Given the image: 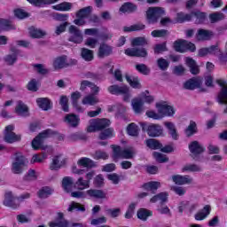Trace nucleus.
<instances>
[{
  "label": "nucleus",
  "instance_id": "obj_1",
  "mask_svg": "<svg viewBox=\"0 0 227 227\" xmlns=\"http://www.w3.org/2000/svg\"><path fill=\"white\" fill-rule=\"evenodd\" d=\"M62 188L66 192H70L72 198L78 200H106L107 193L103 190L89 189L85 192H74V177L66 176L62 179Z\"/></svg>",
  "mask_w": 227,
  "mask_h": 227
},
{
  "label": "nucleus",
  "instance_id": "obj_2",
  "mask_svg": "<svg viewBox=\"0 0 227 227\" xmlns=\"http://www.w3.org/2000/svg\"><path fill=\"white\" fill-rule=\"evenodd\" d=\"M155 107L157 112L153 110H148L145 113L148 118H152L153 120H162V118H166V116L168 118L175 116V108L166 101H160L156 103Z\"/></svg>",
  "mask_w": 227,
  "mask_h": 227
},
{
  "label": "nucleus",
  "instance_id": "obj_3",
  "mask_svg": "<svg viewBox=\"0 0 227 227\" xmlns=\"http://www.w3.org/2000/svg\"><path fill=\"white\" fill-rule=\"evenodd\" d=\"M29 160L22 153H18L14 155V160L12 164V171L14 175H20L24 173V169L27 168Z\"/></svg>",
  "mask_w": 227,
  "mask_h": 227
},
{
  "label": "nucleus",
  "instance_id": "obj_4",
  "mask_svg": "<svg viewBox=\"0 0 227 227\" xmlns=\"http://www.w3.org/2000/svg\"><path fill=\"white\" fill-rule=\"evenodd\" d=\"M166 15V11L162 7H149L145 12V18L148 24H156L160 17Z\"/></svg>",
  "mask_w": 227,
  "mask_h": 227
},
{
  "label": "nucleus",
  "instance_id": "obj_5",
  "mask_svg": "<svg viewBox=\"0 0 227 227\" xmlns=\"http://www.w3.org/2000/svg\"><path fill=\"white\" fill-rule=\"evenodd\" d=\"M113 150V159L115 162H118L120 159H132L136 152L133 148L125 149L121 151V147L118 145H111Z\"/></svg>",
  "mask_w": 227,
  "mask_h": 227
},
{
  "label": "nucleus",
  "instance_id": "obj_6",
  "mask_svg": "<svg viewBox=\"0 0 227 227\" xmlns=\"http://www.w3.org/2000/svg\"><path fill=\"white\" fill-rule=\"evenodd\" d=\"M109 125H111V121L108 119H90L87 126V132H97L107 129Z\"/></svg>",
  "mask_w": 227,
  "mask_h": 227
},
{
  "label": "nucleus",
  "instance_id": "obj_7",
  "mask_svg": "<svg viewBox=\"0 0 227 227\" xmlns=\"http://www.w3.org/2000/svg\"><path fill=\"white\" fill-rule=\"evenodd\" d=\"M140 126L145 132H147L150 137H160V136H164V129L159 124L141 122Z\"/></svg>",
  "mask_w": 227,
  "mask_h": 227
},
{
  "label": "nucleus",
  "instance_id": "obj_8",
  "mask_svg": "<svg viewBox=\"0 0 227 227\" xmlns=\"http://www.w3.org/2000/svg\"><path fill=\"white\" fill-rule=\"evenodd\" d=\"M108 91L112 95H122L124 102H130L132 94L130 93V88L127 85L121 87L118 85H112L108 87Z\"/></svg>",
  "mask_w": 227,
  "mask_h": 227
},
{
  "label": "nucleus",
  "instance_id": "obj_9",
  "mask_svg": "<svg viewBox=\"0 0 227 227\" xmlns=\"http://www.w3.org/2000/svg\"><path fill=\"white\" fill-rule=\"evenodd\" d=\"M77 60L68 59V57L62 55L55 58L52 61V67L55 70H61V68H67L71 65H76Z\"/></svg>",
  "mask_w": 227,
  "mask_h": 227
},
{
  "label": "nucleus",
  "instance_id": "obj_10",
  "mask_svg": "<svg viewBox=\"0 0 227 227\" xmlns=\"http://www.w3.org/2000/svg\"><path fill=\"white\" fill-rule=\"evenodd\" d=\"M52 136H56V132L52 131L51 129H46L43 131L32 140V148H34V150H40V148H42V143H43V139H47V137H52Z\"/></svg>",
  "mask_w": 227,
  "mask_h": 227
},
{
  "label": "nucleus",
  "instance_id": "obj_11",
  "mask_svg": "<svg viewBox=\"0 0 227 227\" xmlns=\"http://www.w3.org/2000/svg\"><path fill=\"white\" fill-rule=\"evenodd\" d=\"M3 205L9 208H12V210H17V208L20 207V204L17 200V197L12 192V191L5 192Z\"/></svg>",
  "mask_w": 227,
  "mask_h": 227
},
{
  "label": "nucleus",
  "instance_id": "obj_12",
  "mask_svg": "<svg viewBox=\"0 0 227 227\" xmlns=\"http://www.w3.org/2000/svg\"><path fill=\"white\" fill-rule=\"evenodd\" d=\"M15 130V126L13 125H8L5 127L4 131V141L5 143H17V141H20L21 137L20 135L15 134L13 132Z\"/></svg>",
  "mask_w": 227,
  "mask_h": 227
},
{
  "label": "nucleus",
  "instance_id": "obj_13",
  "mask_svg": "<svg viewBox=\"0 0 227 227\" xmlns=\"http://www.w3.org/2000/svg\"><path fill=\"white\" fill-rule=\"evenodd\" d=\"M174 49L176 52H185L186 51L194 52L196 51V45L184 40H177L174 43Z\"/></svg>",
  "mask_w": 227,
  "mask_h": 227
},
{
  "label": "nucleus",
  "instance_id": "obj_14",
  "mask_svg": "<svg viewBox=\"0 0 227 227\" xmlns=\"http://www.w3.org/2000/svg\"><path fill=\"white\" fill-rule=\"evenodd\" d=\"M69 42H73L74 43H82L84 37H82V33L81 32V29H79V27L71 25L69 27Z\"/></svg>",
  "mask_w": 227,
  "mask_h": 227
},
{
  "label": "nucleus",
  "instance_id": "obj_15",
  "mask_svg": "<svg viewBox=\"0 0 227 227\" xmlns=\"http://www.w3.org/2000/svg\"><path fill=\"white\" fill-rule=\"evenodd\" d=\"M65 164H67V158L61 154L56 155L50 164V169H51V171H58V169H61Z\"/></svg>",
  "mask_w": 227,
  "mask_h": 227
},
{
  "label": "nucleus",
  "instance_id": "obj_16",
  "mask_svg": "<svg viewBox=\"0 0 227 227\" xmlns=\"http://www.w3.org/2000/svg\"><path fill=\"white\" fill-rule=\"evenodd\" d=\"M208 54L217 57L219 56V54H221V48H219V43L208 48H202L199 50V56L200 57L208 56Z\"/></svg>",
  "mask_w": 227,
  "mask_h": 227
},
{
  "label": "nucleus",
  "instance_id": "obj_17",
  "mask_svg": "<svg viewBox=\"0 0 227 227\" xmlns=\"http://www.w3.org/2000/svg\"><path fill=\"white\" fill-rule=\"evenodd\" d=\"M170 180H172L176 185H189L190 184H192V177L187 175H173L171 176Z\"/></svg>",
  "mask_w": 227,
  "mask_h": 227
},
{
  "label": "nucleus",
  "instance_id": "obj_18",
  "mask_svg": "<svg viewBox=\"0 0 227 227\" xmlns=\"http://www.w3.org/2000/svg\"><path fill=\"white\" fill-rule=\"evenodd\" d=\"M14 113L18 116H22L26 118V116H29V106L24 103V101H17L14 108Z\"/></svg>",
  "mask_w": 227,
  "mask_h": 227
},
{
  "label": "nucleus",
  "instance_id": "obj_19",
  "mask_svg": "<svg viewBox=\"0 0 227 227\" xmlns=\"http://www.w3.org/2000/svg\"><path fill=\"white\" fill-rule=\"evenodd\" d=\"M50 227H69L70 223H68V221L65 220V215L63 213H58L57 217L50 222L49 223Z\"/></svg>",
  "mask_w": 227,
  "mask_h": 227
},
{
  "label": "nucleus",
  "instance_id": "obj_20",
  "mask_svg": "<svg viewBox=\"0 0 227 227\" xmlns=\"http://www.w3.org/2000/svg\"><path fill=\"white\" fill-rule=\"evenodd\" d=\"M81 97H82V94L79 91H74L71 93L72 106L73 107H74L77 113H84L85 111V108L81 106V105H79V99L81 98Z\"/></svg>",
  "mask_w": 227,
  "mask_h": 227
},
{
  "label": "nucleus",
  "instance_id": "obj_21",
  "mask_svg": "<svg viewBox=\"0 0 227 227\" xmlns=\"http://www.w3.org/2000/svg\"><path fill=\"white\" fill-rule=\"evenodd\" d=\"M199 42H208L214 38V32L207 29H199L196 35Z\"/></svg>",
  "mask_w": 227,
  "mask_h": 227
},
{
  "label": "nucleus",
  "instance_id": "obj_22",
  "mask_svg": "<svg viewBox=\"0 0 227 227\" xmlns=\"http://www.w3.org/2000/svg\"><path fill=\"white\" fill-rule=\"evenodd\" d=\"M201 84H203V80L200 77H195L186 81L184 86L185 90H196L201 88Z\"/></svg>",
  "mask_w": 227,
  "mask_h": 227
},
{
  "label": "nucleus",
  "instance_id": "obj_23",
  "mask_svg": "<svg viewBox=\"0 0 227 227\" xmlns=\"http://www.w3.org/2000/svg\"><path fill=\"white\" fill-rule=\"evenodd\" d=\"M164 127L168 130L169 136L174 139V141H178L180 135L176 129V126L172 121H165L163 123Z\"/></svg>",
  "mask_w": 227,
  "mask_h": 227
},
{
  "label": "nucleus",
  "instance_id": "obj_24",
  "mask_svg": "<svg viewBox=\"0 0 227 227\" xmlns=\"http://www.w3.org/2000/svg\"><path fill=\"white\" fill-rule=\"evenodd\" d=\"M125 54L127 56H136L137 58H146L148 52L145 48L136 49V48H129L125 51Z\"/></svg>",
  "mask_w": 227,
  "mask_h": 227
},
{
  "label": "nucleus",
  "instance_id": "obj_25",
  "mask_svg": "<svg viewBox=\"0 0 227 227\" xmlns=\"http://www.w3.org/2000/svg\"><path fill=\"white\" fill-rule=\"evenodd\" d=\"M189 150L193 157L200 155L205 152V147L200 144L198 141H193L189 145Z\"/></svg>",
  "mask_w": 227,
  "mask_h": 227
},
{
  "label": "nucleus",
  "instance_id": "obj_26",
  "mask_svg": "<svg viewBox=\"0 0 227 227\" xmlns=\"http://www.w3.org/2000/svg\"><path fill=\"white\" fill-rule=\"evenodd\" d=\"M143 106H145V102L141 98H135L131 100V107L136 114L143 113Z\"/></svg>",
  "mask_w": 227,
  "mask_h": 227
},
{
  "label": "nucleus",
  "instance_id": "obj_27",
  "mask_svg": "<svg viewBox=\"0 0 227 227\" xmlns=\"http://www.w3.org/2000/svg\"><path fill=\"white\" fill-rule=\"evenodd\" d=\"M169 199V193L168 192H161L150 199V203H168V200Z\"/></svg>",
  "mask_w": 227,
  "mask_h": 227
},
{
  "label": "nucleus",
  "instance_id": "obj_28",
  "mask_svg": "<svg viewBox=\"0 0 227 227\" xmlns=\"http://www.w3.org/2000/svg\"><path fill=\"white\" fill-rule=\"evenodd\" d=\"M98 102H100V100L95 94L86 95L82 99V106H97Z\"/></svg>",
  "mask_w": 227,
  "mask_h": 227
},
{
  "label": "nucleus",
  "instance_id": "obj_29",
  "mask_svg": "<svg viewBox=\"0 0 227 227\" xmlns=\"http://www.w3.org/2000/svg\"><path fill=\"white\" fill-rule=\"evenodd\" d=\"M36 104L43 111H49L52 108V102L47 98H39L36 99Z\"/></svg>",
  "mask_w": 227,
  "mask_h": 227
},
{
  "label": "nucleus",
  "instance_id": "obj_30",
  "mask_svg": "<svg viewBox=\"0 0 227 227\" xmlns=\"http://www.w3.org/2000/svg\"><path fill=\"white\" fill-rule=\"evenodd\" d=\"M110 54H113V47L106 43L100 44L98 51V58H106V56H110Z\"/></svg>",
  "mask_w": 227,
  "mask_h": 227
},
{
  "label": "nucleus",
  "instance_id": "obj_31",
  "mask_svg": "<svg viewBox=\"0 0 227 227\" xmlns=\"http://www.w3.org/2000/svg\"><path fill=\"white\" fill-rule=\"evenodd\" d=\"M210 206H205L203 209L197 212L194 215L196 221H204L210 215Z\"/></svg>",
  "mask_w": 227,
  "mask_h": 227
},
{
  "label": "nucleus",
  "instance_id": "obj_32",
  "mask_svg": "<svg viewBox=\"0 0 227 227\" xmlns=\"http://www.w3.org/2000/svg\"><path fill=\"white\" fill-rule=\"evenodd\" d=\"M64 121L66 123H68L70 127H77L79 123H81V118L74 114H67Z\"/></svg>",
  "mask_w": 227,
  "mask_h": 227
},
{
  "label": "nucleus",
  "instance_id": "obj_33",
  "mask_svg": "<svg viewBox=\"0 0 227 227\" xmlns=\"http://www.w3.org/2000/svg\"><path fill=\"white\" fill-rule=\"evenodd\" d=\"M153 215V212L152 210L144 207L139 208L137 212V217L140 221H147L148 217H152Z\"/></svg>",
  "mask_w": 227,
  "mask_h": 227
},
{
  "label": "nucleus",
  "instance_id": "obj_34",
  "mask_svg": "<svg viewBox=\"0 0 227 227\" xmlns=\"http://www.w3.org/2000/svg\"><path fill=\"white\" fill-rule=\"evenodd\" d=\"M185 64L190 68L191 74L196 75V74H200V67L196 64V61L189 57L184 59Z\"/></svg>",
  "mask_w": 227,
  "mask_h": 227
},
{
  "label": "nucleus",
  "instance_id": "obj_35",
  "mask_svg": "<svg viewBox=\"0 0 227 227\" xmlns=\"http://www.w3.org/2000/svg\"><path fill=\"white\" fill-rule=\"evenodd\" d=\"M90 181H87V179H84L82 176H80L75 182V186L77 187L78 191H81L82 192H86L84 190L90 189Z\"/></svg>",
  "mask_w": 227,
  "mask_h": 227
},
{
  "label": "nucleus",
  "instance_id": "obj_36",
  "mask_svg": "<svg viewBox=\"0 0 227 227\" xmlns=\"http://www.w3.org/2000/svg\"><path fill=\"white\" fill-rule=\"evenodd\" d=\"M77 166H79V168H95V161H93L90 158L82 157L77 160Z\"/></svg>",
  "mask_w": 227,
  "mask_h": 227
},
{
  "label": "nucleus",
  "instance_id": "obj_37",
  "mask_svg": "<svg viewBox=\"0 0 227 227\" xmlns=\"http://www.w3.org/2000/svg\"><path fill=\"white\" fill-rule=\"evenodd\" d=\"M28 34L32 38H43V36L47 35V32L35 27H30L28 28Z\"/></svg>",
  "mask_w": 227,
  "mask_h": 227
},
{
  "label": "nucleus",
  "instance_id": "obj_38",
  "mask_svg": "<svg viewBox=\"0 0 227 227\" xmlns=\"http://www.w3.org/2000/svg\"><path fill=\"white\" fill-rule=\"evenodd\" d=\"M161 187V184L160 182L158 181H151L148 183H145L143 185V189H145V191H149L151 192H155V191H157V189H160Z\"/></svg>",
  "mask_w": 227,
  "mask_h": 227
},
{
  "label": "nucleus",
  "instance_id": "obj_39",
  "mask_svg": "<svg viewBox=\"0 0 227 227\" xmlns=\"http://www.w3.org/2000/svg\"><path fill=\"white\" fill-rule=\"evenodd\" d=\"M182 173H196L201 171V167L196 164L187 163L181 168Z\"/></svg>",
  "mask_w": 227,
  "mask_h": 227
},
{
  "label": "nucleus",
  "instance_id": "obj_40",
  "mask_svg": "<svg viewBox=\"0 0 227 227\" xmlns=\"http://www.w3.org/2000/svg\"><path fill=\"white\" fill-rule=\"evenodd\" d=\"M74 211L86 212V207H84V205L79 202L72 201L67 207V212H74Z\"/></svg>",
  "mask_w": 227,
  "mask_h": 227
},
{
  "label": "nucleus",
  "instance_id": "obj_41",
  "mask_svg": "<svg viewBox=\"0 0 227 227\" xmlns=\"http://www.w3.org/2000/svg\"><path fill=\"white\" fill-rule=\"evenodd\" d=\"M126 81L135 90H141V82L138 77L126 75Z\"/></svg>",
  "mask_w": 227,
  "mask_h": 227
},
{
  "label": "nucleus",
  "instance_id": "obj_42",
  "mask_svg": "<svg viewBox=\"0 0 227 227\" xmlns=\"http://www.w3.org/2000/svg\"><path fill=\"white\" fill-rule=\"evenodd\" d=\"M137 7L136 4L132 3H125L119 9L120 13H132V12H136Z\"/></svg>",
  "mask_w": 227,
  "mask_h": 227
},
{
  "label": "nucleus",
  "instance_id": "obj_43",
  "mask_svg": "<svg viewBox=\"0 0 227 227\" xmlns=\"http://www.w3.org/2000/svg\"><path fill=\"white\" fill-rule=\"evenodd\" d=\"M145 145L151 150H160L162 148V144L159 140L149 138L145 141Z\"/></svg>",
  "mask_w": 227,
  "mask_h": 227
},
{
  "label": "nucleus",
  "instance_id": "obj_44",
  "mask_svg": "<svg viewBox=\"0 0 227 227\" xmlns=\"http://www.w3.org/2000/svg\"><path fill=\"white\" fill-rule=\"evenodd\" d=\"M127 134L129 136H132L133 137L139 136V126L134 122L130 123L127 127Z\"/></svg>",
  "mask_w": 227,
  "mask_h": 227
},
{
  "label": "nucleus",
  "instance_id": "obj_45",
  "mask_svg": "<svg viewBox=\"0 0 227 227\" xmlns=\"http://www.w3.org/2000/svg\"><path fill=\"white\" fill-rule=\"evenodd\" d=\"M114 137V129L113 128H108L99 134V139L102 141H106V139H111V137Z\"/></svg>",
  "mask_w": 227,
  "mask_h": 227
},
{
  "label": "nucleus",
  "instance_id": "obj_46",
  "mask_svg": "<svg viewBox=\"0 0 227 227\" xmlns=\"http://www.w3.org/2000/svg\"><path fill=\"white\" fill-rule=\"evenodd\" d=\"M53 10H57V12H69L72 9V4L68 2H64L52 6Z\"/></svg>",
  "mask_w": 227,
  "mask_h": 227
},
{
  "label": "nucleus",
  "instance_id": "obj_47",
  "mask_svg": "<svg viewBox=\"0 0 227 227\" xmlns=\"http://www.w3.org/2000/svg\"><path fill=\"white\" fill-rule=\"evenodd\" d=\"M92 10L93 8H91V6L82 8L78 12H76L75 16L82 17L83 19L88 20V17H90V13H91Z\"/></svg>",
  "mask_w": 227,
  "mask_h": 227
},
{
  "label": "nucleus",
  "instance_id": "obj_48",
  "mask_svg": "<svg viewBox=\"0 0 227 227\" xmlns=\"http://www.w3.org/2000/svg\"><path fill=\"white\" fill-rule=\"evenodd\" d=\"M140 100L144 101V104H153L154 102L155 98L153 96L150 95V92L148 90H145L140 94L139 97Z\"/></svg>",
  "mask_w": 227,
  "mask_h": 227
},
{
  "label": "nucleus",
  "instance_id": "obj_49",
  "mask_svg": "<svg viewBox=\"0 0 227 227\" xmlns=\"http://www.w3.org/2000/svg\"><path fill=\"white\" fill-rule=\"evenodd\" d=\"M34 6H43V4H53V3H58L59 0H27Z\"/></svg>",
  "mask_w": 227,
  "mask_h": 227
},
{
  "label": "nucleus",
  "instance_id": "obj_50",
  "mask_svg": "<svg viewBox=\"0 0 227 227\" xmlns=\"http://www.w3.org/2000/svg\"><path fill=\"white\" fill-rule=\"evenodd\" d=\"M48 155L46 153H42L40 154H34L30 160L31 164H36L40 162H43L45 159H47Z\"/></svg>",
  "mask_w": 227,
  "mask_h": 227
},
{
  "label": "nucleus",
  "instance_id": "obj_51",
  "mask_svg": "<svg viewBox=\"0 0 227 227\" xmlns=\"http://www.w3.org/2000/svg\"><path fill=\"white\" fill-rule=\"evenodd\" d=\"M153 158L155 159L156 162H160V164H164L165 162H168L169 158L166 154H162L159 152H154L153 153Z\"/></svg>",
  "mask_w": 227,
  "mask_h": 227
},
{
  "label": "nucleus",
  "instance_id": "obj_52",
  "mask_svg": "<svg viewBox=\"0 0 227 227\" xmlns=\"http://www.w3.org/2000/svg\"><path fill=\"white\" fill-rule=\"evenodd\" d=\"M137 206V204L135 202H131L129 205L128 209L124 215L125 219H132V217H134V212L136 210Z\"/></svg>",
  "mask_w": 227,
  "mask_h": 227
},
{
  "label": "nucleus",
  "instance_id": "obj_53",
  "mask_svg": "<svg viewBox=\"0 0 227 227\" xmlns=\"http://www.w3.org/2000/svg\"><path fill=\"white\" fill-rule=\"evenodd\" d=\"M82 58L85 61H92L93 60V51L87 49V48H82Z\"/></svg>",
  "mask_w": 227,
  "mask_h": 227
},
{
  "label": "nucleus",
  "instance_id": "obj_54",
  "mask_svg": "<svg viewBox=\"0 0 227 227\" xmlns=\"http://www.w3.org/2000/svg\"><path fill=\"white\" fill-rule=\"evenodd\" d=\"M143 29H145V25L143 24H137L123 27L124 33H130L132 31H143Z\"/></svg>",
  "mask_w": 227,
  "mask_h": 227
},
{
  "label": "nucleus",
  "instance_id": "obj_55",
  "mask_svg": "<svg viewBox=\"0 0 227 227\" xmlns=\"http://www.w3.org/2000/svg\"><path fill=\"white\" fill-rule=\"evenodd\" d=\"M38 197L42 199L49 198L52 194V189L50 187H43L38 192Z\"/></svg>",
  "mask_w": 227,
  "mask_h": 227
},
{
  "label": "nucleus",
  "instance_id": "obj_56",
  "mask_svg": "<svg viewBox=\"0 0 227 227\" xmlns=\"http://www.w3.org/2000/svg\"><path fill=\"white\" fill-rule=\"evenodd\" d=\"M107 180H109V182H111V184H113L114 185H118V184H120L121 177L120 176V175L116 174V173H112V174H108L106 176Z\"/></svg>",
  "mask_w": 227,
  "mask_h": 227
},
{
  "label": "nucleus",
  "instance_id": "obj_57",
  "mask_svg": "<svg viewBox=\"0 0 227 227\" xmlns=\"http://www.w3.org/2000/svg\"><path fill=\"white\" fill-rule=\"evenodd\" d=\"M40 174L36 172V170L30 168L25 176V180L31 182L33 180H36V178H38Z\"/></svg>",
  "mask_w": 227,
  "mask_h": 227
},
{
  "label": "nucleus",
  "instance_id": "obj_58",
  "mask_svg": "<svg viewBox=\"0 0 227 227\" xmlns=\"http://www.w3.org/2000/svg\"><path fill=\"white\" fill-rule=\"evenodd\" d=\"M191 19H192V15L178 12L176 17V21L180 23L187 22V20H191Z\"/></svg>",
  "mask_w": 227,
  "mask_h": 227
},
{
  "label": "nucleus",
  "instance_id": "obj_59",
  "mask_svg": "<svg viewBox=\"0 0 227 227\" xmlns=\"http://www.w3.org/2000/svg\"><path fill=\"white\" fill-rule=\"evenodd\" d=\"M59 105L61 106L62 111H64L65 113H68V111H69L68 97H67L65 95L60 96Z\"/></svg>",
  "mask_w": 227,
  "mask_h": 227
},
{
  "label": "nucleus",
  "instance_id": "obj_60",
  "mask_svg": "<svg viewBox=\"0 0 227 227\" xmlns=\"http://www.w3.org/2000/svg\"><path fill=\"white\" fill-rule=\"evenodd\" d=\"M196 130H198L196 123L194 122V121H192L185 129V134L188 137L192 136L193 134H196Z\"/></svg>",
  "mask_w": 227,
  "mask_h": 227
},
{
  "label": "nucleus",
  "instance_id": "obj_61",
  "mask_svg": "<svg viewBox=\"0 0 227 227\" xmlns=\"http://www.w3.org/2000/svg\"><path fill=\"white\" fill-rule=\"evenodd\" d=\"M40 86V82L37 81L36 79H32L27 88L29 91H38V88Z\"/></svg>",
  "mask_w": 227,
  "mask_h": 227
},
{
  "label": "nucleus",
  "instance_id": "obj_62",
  "mask_svg": "<svg viewBox=\"0 0 227 227\" xmlns=\"http://www.w3.org/2000/svg\"><path fill=\"white\" fill-rule=\"evenodd\" d=\"M84 43L87 47H90V49H95L97 45H98V39L95 37H88Z\"/></svg>",
  "mask_w": 227,
  "mask_h": 227
},
{
  "label": "nucleus",
  "instance_id": "obj_63",
  "mask_svg": "<svg viewBox=\"0 0 227 227\" xmlns=\"http://www.w3.org/2000/svg\"><path fill=\"white\" fill-rule=\"evenodd\" d=\"M169 189L170 191L177 194V196H184V194H185V192H187L185 188L176 185H170Z\"/></svg>",
  "mask_w": 227,
  "mask_h": 227
},
{
  "label": "nucleus",
  "instance_id": "obj_64",
  "mask_svg": "<svg viewBox=\"0 0 227 227\" xmlns=\"http://www.w3.org/2000/svg\"><path fill=\"white\" fill-rule=\"evenodd\" d=\"M157 65L160 68V70H166L167 68H169V61L163 58H160L157 59Z\"/></svg>",
  "mask_w": 227,
  "mask_h": 227
}]
</instances>
